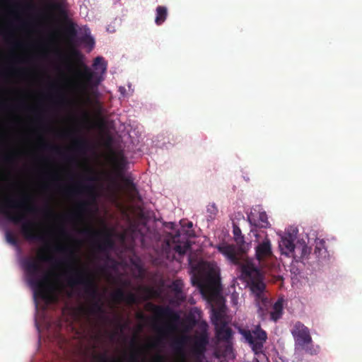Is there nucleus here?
I'll return each instance as SVG.
<instances>
[{
    "instance_id": "4be33fe9",
    "label": "nucleus",
    "mask_w": 362,
    "mask_h": 362,
    "mask_svg": "<svg viewBox=\"0 0 362 362\" xmlns=\"http://www.w3.org/2000/svg\"><path fill=\"white\" fill-rule=\"evenodd\" d=\"M168 10L165 6H158L156 8V16L155 18V23L158 25L163 24L167 18Z\"/></svg>"
},
{
    "instance_id": "f3484780",
    "label": "nucleus",
    "mask_w": 362,
    "mask_h": 362,
    "mask_svg": "<svg viewBox=\"0 0 362 362\" xmlns=\"http://www.w3.org/2000/svg\"><path fill=\"white\" fill-rule=\"evenodd\" d=\"M256 257L259 261L264 259L266 257H269L272 252V245L269 239L266 238L262 243H259L256 247Z\"/></svg>"
},
{
    "instance_id": "f8f14e48",
    "label": "nucleus",
    "mask_w": 362,
    "mask_h": 362,
    "mask_svg": "<svg viewBox=\"0 0 362 362\" xmlns=\"http://www.w3.org/2000/svg\"><path fill=\"white\" fill-rule=\"evenodd\" d=\"M293 241L294 240L292 235L289 233L281 238V240L279 242V248L282 255L287 257H293L294 259H296V245H294Z\"/></svg>"
},
{
    "instance_id": "58836bf2",
    "label": "nucleus",
    "mask_w": 362,
    "mask_h": 362,
    "mask_svg": "<svg viewBox=\"0 0 362 362\" xmlns=\"http://www.w3.org/2000/svg\"><path fill=\"white\" fill-rule=\"evenodd\" d=\"M98 358L100 361V362H122V361H121L119 360H115V359H113V360H111V361H108L107 358L104 354L99 355L98 356Z\"/></svg>"
},
{
    "instance_id": "8fccbe9b",
    "label": "nucleus",
    "mask_w": 362,
    "mask_h": 362,
    "mask_svg": "<svg viewBox=\"0 0 362 362\" xmlns=\"http://www.w3.org/2000/svg\"><path fill=\"white\" fill-rule=\"evenodd\" d=\"M88 180L93 181L94 180V178L93 177H89L87 178Z\"/></svg>"
},
{
    "instance_id": "f704fd0d",
    "label": "nucleus",
    "mask_w": 362,
    "mask_h": 362,
    "mask_svg": "<svg viewBox=\"0 0 362 362\" xmlns=\"http://www.w3.org/2000/svg\"><path fill=\"white\" fill-rule=\"evenodd\" d=\"M124 185L130 191V192H136V187L135 184L134 183L133 180L129 178H124L123 180Z\"/></svg>"
},
{
    "instance_id": "4c0bfd02",
    "label": "nucleus",
    "mask_w": 362,
    "mask_h": 362,
    "mask_svg": "<svg viewBox=\"0 0 362 362\" xmlns=\"http://www.w3.org/2000/svg\"><path fill=\"white\" fill-rule=\"evenodd\" d=\"M218 209L215 204H210L207 206V212L210 214L209 217L211 218H214L215 215L216 214Z\"/></svg>"
},
{
    "instance_id": "72a5a7b5",
    "label": "nucleus",
    "mask_w": 362,
    "mask_h": 362,
    "mask_svg": "<svg viewBox=\"0 0 362 362\" xmlns=\"http://www.w3.org/2000/svg\"><path fill=\"white\" fill-rule=\"evenodd\" d=\"M80 42L83 44H85L86 45L90 47V48L93 47L94 45V40L93 38L90 35H84L80 38Z\"/></svg>"
},
{
    "instance_id": "cd10ccee",
    "label": "nucleus",
    "mask_w": 362,
    "mask_h": 362,
    "mask_svg": "<svg viewBox=\"0 0 362 362\" xmlns=\"http://www.w3.org/2000/svg\"><path fill=\"white\" fill-rule=\"evenodd\" d=\"M88 205V203L86 201L81 202L78 203L77 208L78 211L74 214V217L78 219H81L83 217V213L87 211V206Z\"/></svg>"
},
{
    "instance_id": "0eeeda50",
    "label": "nucleus",
    "mask_w": 362,
    "mask_h": 362,
    "mask_svg": "<svg viewBox=\"0 0 362 362\" xmlns=\"http://www.w3.org/2000/svg\"><path fill=\"white\" fill-rule=\"evenodd\" d=\"M49 248L48 244H46L42 247L37 253V259L41 262L52 263L59 266L62 263L74 262L76 259L74 252L69 247L65 245H57L55 247L57 252L66 255V258L63 261L57 259L53 255H47V252L49 251Z\"/></svg>"
},
{
    "instance_id": "ddd939ff",
    "label": "nucleus",
    "mask_w": 362,
    "mask_h": 362,
    "mask_svg": "<svg viewBox=\"0 0 362 362\" xmlns=\"http://www.w3.org/2000/svg\"><path fill=\"white\" fill-rule=\"evenodd\" d=\"M219 252L226 256L233 264L239 263L240 259L236 252L235 247L233 245L221 243L216 246Z\"/></svg>"
},
{
    "instance_id": "7ed1b4c3",
    "label": "nucleus",
    "mask_w": 362,
    "mask_h": 362,
    "mask_svg": "<svg viewBox=\"0 0 362 362\" xmlns=\"http://www.w3.org/2000/svg\"><path fill=\"white\" fill-rule=\"evenodd\" d=\"M241 272L243 278L250 286L251 291L255 294L258 313L263 316L267 310L270 302L264 293L265 284L263 282L262 275L259 269L252 264L243 266Z\"/></svg>"
},
{
    "instance_id": "7c9ffc66",
    "label": "nucleus",
    "mask_w": 362,
    "mask_h": 362,
    "mask_svg": "<svg viewBox=\"0 0 362 362\" xmlns=\"http://www.w3.org/2000/svg\"><path fill=\"white\" fill-rule=\"evenodd\" d=\"M124 302L128 305H133L138 302V298L136 294L132 292L125 293V298Z\"/></svg>"
},
{
    "instance_id": "f257e3e1",
    "label": "nucleus",
    "mask_w": 362,
    "mask_h": 362,
    "mask_svg": "<svg viewBox=\"0 0 362 362\" xmlns=\"http://www.w3.org/2000/svg\"><path fill=\"white\" fill-rule=\"evenodd\" d=\"M66 283L70 288L78 286H83L85 294L94 300L90 308L92 313H103L104 312L97 284L90 274L83 269L71 267L66 275Z\"/></svg>"
},
{
    "instance_id": "3c124183",
    "label": "nucleus",
    "mask_w": 362,
    "mask_h": 362,
    "mask_svg": "<svg viewBox=\"0 0 362 362\" xmlns=\"http://www.w3.org/2000/svg\"><path fill=\"white\" fill-rule=\"evenodd\" d=\"M61 231H62V233L63 234H66V232L65 231V230H64V228H63V229H62V230H61Z\"/></svg>"
},
{
    "instance_id": "9b49d317",
    "label": "nucleus",
    "mask_w": 362,
    "mask_h": 362,
    "mask_svg": "<svg viewBox=\"0 0 362 362\" xmlns=\"http://www.w3.org/2000/svg\"><path fill=\"white\" fill-rule=\"evenodd\" d=\"M52 9L54 10L58 13L59 17L67 23L65 28V33L66 35L72 39L76 35V30L74 24L69 19L67 11L63 6L61 3H55L51 5Z\"/></svg>"
},
{
    "instance_id": "2eb2a0df",
    "label": "nucleus",
    "mask_w": 362,
    "mask_h": 362,
    "mask_svg": "<svg viewBox=\"0 0 362 362\" xmlns=\"http://www.w3.org/2000/svg\"><path fill=\"white\" fill-rule=\"evenodd\" d=\"M154 313L159 317H166L172 322H177L180 320V315L168 306H154Z\"/></svg>"
},
{
    "instance_id": "5701e85b",
    "label": "nucleus",
    "mask_w": 362,
    "mask_h": 362,
    "mask_svg": "<svg viewBox=\"0 0 362 362\" xmlns=\"http://www.w3.org/2000/svg\"><path fill=\"white\" fill-rule=\"evenodd\" d=\"M131 346L133 348L130 354L129 360L133 362L138 361L139 358L143 354V349L137 346V342L135 338L131 341Z\"/></svg>"
},
{
    "instance_id": "c03bdc74",
    "label": "nucleus",
    "mask_w": 362,
    "mask_h": 362,
    "mask_svg": "<svg viewBox=\"0 0 362 362\" xmlns=\"http://www.w3.org/2000/svg\"><path fill=\"white\" fill-rule=\"evenodd\" d=\"M119 91L121 93V95L124 96V95L126 93V88L124 87H123V86H119Z\"/></svg>"
},
{
    "instance_id": "412c9836",
    "label": "nucleus",
    "mask_w": 362,
    "mask_h": 362,
    "mask_svg": "<svg viewBox=\"0 0 362 362\" xmlns=\"http://www.w3.org/2000/svg\"><path fill=\"white\" fill-rule=\"evenodd\" d=\"M311 249L309 247L304 241L298 242V244L296 245V255H297L296 258L299 259H305L308 257L310 254Z\"/></svg>"
},
{
    "instance_id": "2f4dec72",
    "label": "nucleus",
    "mask_w": 362,
    "mask_h": 362,
    "mask_svg": "<svg viewBox=\"0 0 362 362\" xmlns=\"http://www.w3.org/2000/svg\"><path fill=\"white\" fill-rule=\"evenodd\" d=\"M74 145L78 151H83L87 148V142L82 139H76L74 141Z\"/></svg>"
},
{
    "instance_id": "5fc2aeb1",
    "label": "nucleus",
    "mask_w": 362,
    "mask_h": 362,
    "mask_svg": "<svg viewBox=\"0 0 362 362\" xmlns=\"http://www.w3.org/2000/svg\"><path fill=\"white\" fill-rule=\"evenodd\" d=\"M141 362H146V361H144V360H142V361H141Z\"/></svg>"
},
{
    "instance_id": "c9c22d12",
    "label": "nucleus",
    "mask_w": 362,
    "mask_h": 362,
    "mask_svg": "<svg viewBox=\"0 0 362 362\" xmlns=\"http://www.w3.org/2000/svg\"><path fill=\"white\" fill-rule=\"evenodd\" d=\"M6 237L7 241L9 243H11L13 245H16L18 244V240H17L16 237L11 232L7 231L6 233Z\"/></svg>"
},
{
    "instance_id": "a19ab883",
    "label": "nucleus",
    "mask_w": 362,
    "mask_h": 362,
    "mask_svg": "<svg viewBox=\"0 0 362 362\" xmlns=\"http://www.w3.org/2000/svg\"><path fill=\"white\" fill-rule=\"evenodd\" d=\"M235 240L237 243L238 245H239L240 247L242 245L245 243L244 241V236L243 235L235 238Z\"/></svg>"
},
{
    "instance_id": "864d4df0",
    "label": "nucleus",
    "mask_w": 362,
    "mask_h": 362,
    "mask_svg": "<svg viewBox=\"0 0 362 362\" xmlns=\"http://www.w3.org/2000/svg\"><path fill=\"white\" fill-rule=\"evenodd\" d=\"M68 192H69V193H72V192H73V191H72V190H69Z\"/></svg>"
},
{
    "instance_id": "20e7f679",
    "label": "nucleus",
    "mask_w": 362,
    "mask_h": 362,
    "mask_svg": "<svg viewBox=\"0 0 362 362\" xmlns=\"http://www.w3.org/2000/svg\"><path fill=\"white\" fill-rule=\"evenodd\" d=\"M238 332L249 344L255 355L263 354L264 344L267 340V334L259 324L252 325L251 329L239 327Z\"/></svg>"
},
{
    "instance_id": "e433bc0d",
    "label": "nucleus",
    "mask_w": 362,
    "mask_h": 362,
    "mask_svg": "<svg viewBox=\"0 0 362 362\" xmlns=\"http://www.w3.org/2000/svg\"><path fill=\"white\" fill-rule=\"evenodd\" d=\"M187 337H182L180 339H176L174 341V346L177 349H181L186 342Z\"/></svg>"
},
{
    "instance_id": "a18cd8bd",
    "label": "nucleus",
    "mask_w": 362,
    "mask_h": 362,
    "mask_svg": "<svg viewBox=\"0 0 362 362\" xmlns=\"http://www.w3.org/2000/svg\"><path fill=\"white\" fill-rule=\"evenodd\" d=\"M4 160L6 162H10L13 160V155H7L4 157Z\"/></svg>"
},
{
    "instance_id": "bb28decb",
    "label": "nucleus",
    "mask_w": 362,
    "mask_h": 362,
    "mask_svg": "<svg viewBox=\"0 0 362 362\" xmlns=\"http://www.w3.org/2000/svg\"><path fill=\"white\" fill-rule=\"evenodd\" d=\"M93 66L95 69H100L103 72L107 69V64L105 63L104 59L102 57L95 58Z\"/></svg>"
},
{
    "instance_id": "c85d7f7f",
    "label": "nucleus",
    "mask_w": 362,
    "mask_h": 362,
    "mask_svg": "<svg viewBox=\"0 0 362 362\" xmlns=\"http://www.w3.org/2000/svg\"><path fill=\"white\" fill-rule=\"evenodd\" d=\"M190 249V245L188 243L176 245L174 247L175 251L180 255H185Z\"/></svg>"
},
{
    "instance_id": "c756f323",
    "label": "nucleus",
    "mask_w": 362,
    "mask_h": 362,
    "mask_svg": "<svg viewBox=\"0 0 362 362\" xmlns=\"http://www.w3.org/2000/svg\"><path fill=\"white\" fill-rule=\"evenodd\" d=\"M78 192H86L89 195L93 196L94 187L93 185H83L82 183H79L78 185Z\"/></svg>"
},
{
    "instance_id": "6e6552de",
    "label": "nucleus",
    "mask_w": 362,
    "mask_h": 362,
    "mask_svg": "<svg viewBox=\"0 0 362 362\" xmlns=\"http://www.w3.org/2000/svg\"><path fill=\"white\" fill-rule=\"evenodd\" d=\"M193 286H197L201 291H204L216 287L219 284V279L216 272L212 269L204 273L202 271L195 274L192 277Z\"/></svg>"
},
{
    "instance_id": "dca6fc26",
    "label": "nucleus",
    "mask_w": 362,
    "mask_h": 362,
    "mask_svg": "<svg viewBox=\"0 0 362 362\" xmlns=\"http://www.w3.org/2000/svg\"><path fill=\"white\" fill-rule=\"evenodd\" d=\"M209 344V337L206 332L197 337L193 346V352L197 356H203Z\"/></svg>"
},
{
    "instance_id": "b1692460",
    "label": "nucleus",
    "mask_w": 362,
    "mask_h": 362,
    "mask_svg": "<svg viewBox=\"0 0 362 362\" xmlns=\"http://www.w3.org/2000/svg\"><path fill=\"white\" fill-rule=\"evenodd\" d=\"M211 321L214 326L226 322L224 320V314L222 308H213Z\"/></svg>"
},
{
    "instance_id": "49530a36",
    "label": "nucleus",
    "mask_w": 362,
    "mask_h": 362,
    "mask_svg": "<svg viewBox=\"0 0 362 362\" xmlns=\"http://www.w3.org/2000/svg\"><path fill=\"white\" fill-rule=\"evenodd\" d=\"M165 329L166 330H173V329H174V327H173V326H172V325H167V326L165 327Z\"/></svg>"
},
{
    "instance_id": "393cba45",
    "label": "nucleus",
    "mask_w": 362,
    "mask_h": 362,
    "mask_svg": "<svg viewBox=\"0 0 362 362\" xmlns=\"http://www.w3.org/2000/svg\"><path fill=\"white\" fill-rule=\"evenodd\" d=\"M111 298L117 303L123 302L125 298V291L122 288H118L111 294Z\"/></svg>"
},
{
    "instance_id": "6ab92c4d",
    "label": "nucleus",
    "mask_w": 362,
    "mask_h": 362,
    "mask_svg": "<svg viewBox=\"0 0 362 362\" xmlns=\"http://www.w3.org/2000/svg\"><path fill=\"white\" fill-rule=\"evenodd\" d=\"M314 254L319 259H324L327 257V251L325 247V241L323 239L317 238L315 240Z\"/></svg>"
},
{
    "instance_id": "1a4fd4ad",
    "label": "nucleus",
    "mask_w": 362,
    "mask_h": 362,
    "mask_svg": "<svg viewBox=\"0 0 362 362\" xmlns=\"http://www.w3.org/2000/svg\"><path fill=\"white\" fill-rule=\"evenodd\" d=\"M80 233L94 240V246L100 252H105L111 249L114 245V242L107 234H105L101 240H95L98 238L103 233L99 230H94L91 227H86L83 228Z\"/></svg>"
},
{
    "instance_id": "4468645a",
    "label": "nucleus",
    "mask_w": 362,
    "mask_h": 362,
    "mask_svg": "<svg viewBox=\"0 0 362 362\" xmlns=\"http://www.w3.org/2000/svg\"><path fill=\"white\" fill-rule=\"evenodd\" d=\"M247 219L252 226L256 227L267 228L270 226L265 211H259L257 214L255 212H251L248 215Z\"/></svg>"
},
{
    "instance_id": "a211bd4d",
    "label": "nucleus",
    "mask_w": 362,
    "mask_h": 362,
    "mask_svg": "<svg viewBox=\"0 0 362 362\" xmlns=\"http://www.w3.org/2000/svg\"><path fill=\"white\" fill-rule=\"evenodd\" d=\"M215 329L216 337L221 341H227L231 337V329L227 327L226 322L216 325Z\"/></svg>"
},
{
    "instance_id": "aec40b11",
    "label": "nucleus",
    "mask_w": 362,
    "mask_h": 362,
    "mask_svg": "<svg viewBox=\"0 0 362 362\" xmlns=\"http://www.w3.org/2000/svg\"><path fill=\"white\" fill-rule=\"evenodd\" d=\"M283 302L282 298H279L272 307V311L270 313L271 320L276 322L279 320L283 314Z\"/></svg>"
},
{
    "instance_id": "f03ea898",
    "label": "nucleus",
    "mask_w": 362,
    "mask_h": 362,
    "mask_svg": "<svg viewBox=\"0 0 362 362\" xmlns=\"http://www.w3.org/2000/svg\"><path fill=\"white\" fill-rule=\"evenodd\" d=\"M23 265L27 273L28 282L34 290L35 297L48 302L54 301L56 298L52 293L53 288L48 284L49 276L47 274L40 276L42 268L38 261L34 258H28L23 261Z\"/></svg>"
},
{
    "instance_id": "de8ad7c7",
    "label": "nucleus",
    "mask_w": 362,
    "mask_h": 362,
    "mask_svg": "<svg viewBox=\"0 0 362 362\" xmlns=\"http://www.w3.org/2000/svg\"><path fill=\"white\" fill-rule=\"evenodd\" d=\"M47 211L49 214H52V211L49 208L47 209Z\"/></svg>"
},
{
    "instance_id": "423d86ee",
    "label": "nucleus",
    "mask_w": 362,
    "mask_h": 362,
    "mask_svg": "<svg viewBox=\"0 0 362 362\" xmlns=\"http://www.w3.org/2000/svg\"><path fill=\"white\" fill-rule=\"evenodd\" d=\"M71 57L78 62L82 71L78 72L79 76L82 78V82L78 85V89L85 92L88 88L97 86L100 83V78L87 65L82 62V54L77 49H72Z\"/></svg>"
},
{
    "instance_id": "37998d69",
    "label": "nucleus",
    "mask_w": 362,
    "mask_h": 362,
    "mask_svg": "<svg viewBox=\"0 0 362 362\" xmlns=\"http://www.w3.org/2000/svg\"><path fill=\"white\" fill-rule=\"evenodd\" d=\"M184 223V221H181V224H182V226L183 227H184L185 226H186L188 228H191L192 227V226H193L192 222H191V221H187V223H186V225H184V223Z\"/></svg>"
},
{
    "instance_id": "a878e982",
    "label": "nucleus",
    "mask_w": 362,
    "mask_h": 362,
    "mask_svg": "<svg viewBox=\"0 0 362 362\" xmlns=\"http://www.w3.org/2000/svg\"><path fill=\"white\" fill-rule=\"evenodd\" d=\"M183 284L181 280H175L171 285V289L175 293L177 297L182 294Z\"/></svg>"
},
{
    "instance_id": "603ef678",
    "label": "nucleus",
    "mask_w": 362,
    "mask_h": 362,
    "mask_svg": "<svg viewBox=\"0 0 362 362\" xmlns=\"http://www.w3.org/2000/svg\"><path fill=\"white\" fill-rule=\"evenodd\" d=\"M14 45H15L16 47H19L20 46V44L18 42H16Z\"/></svg>"
},
{
    "instance_id": "39448f33",
    "label": "nucleus",
    "mask_w": 362,
    "mask_h": 362,
    "mask_svg": "<svg viewBox=\"0 0 362 362\" xmlns=\"http://www.w3.org/2000/svg\"><path fill=\"white\" fill-rule=\"evenodd\" d=\"M291 332L296 349H301L312 356L317 354L318 347H314L310 330L304 324L296 322Z\"/></svg>"
},
{
    "instance_id": "09e8293b",
    "label": "nucleus",
    "mask_w": 362,
    "mask_h": 362,
    "mask_svg": "<svg viewBox=\"0 0 362 362\" xmlns=\"http://www.w3.org/2000/svg\"><path fill=\"white\" fill-rule=\"evenodd\" d=\"M252 362H260L257 358H254Z\"/></svg>"
},
{
    "instance_id": "473e14b6",
    "label": "nucleus",
    "mask_w": 362,
    "mask_h": 362,
    "mask_svg": "<svg viewBox=\"0 0 362 362\" xmlns=\"http://www.w3.org/2000/svg\"><path fill=\"white\" fill-rule=\"evenodd\" d=\"M42 147L45 149L49 150L50 151L59 155H61L62 153L61 148L55 145H51L47 143H43Z\"/></svg>"
},
{
    "instance_id": "9d476101",
    "label": "nucleus",
    "mask_w": 362,
    "mask_h": 362,
    "mask_svg": "<svg viewBox=\"0 0 362 362\" xmlns=\"http://www.w3.org/2000/svg\"><path fill=\"white\" fill-rule=\"evenodd\" d=\"M21 233L24 238L30 241L45 242V234L38 230L37 225L31 221H26L22 223Z\"/></svg>"
},
{
    "instance_id": "ea45409f",
    "label": "nucleus",
    "mask_w": 362,
    "mask_h": 362,
    "mask_svg": "<svg viewBox=\"0 0 362 362\" xmlns=\"http://www.w3.org/2000/svg\"><path fill=\"white\" fill-rule=\"evenodd\" d=\"M233 232L234 238L238 237L242 235L240 228L236 226H234Z\"/></svg>"
},
{
    "instance_id": "79ce46f5",
    "label": "nucleus",
    "mask_w": 362,
    "mask_h": 362,
    "mask_svg": "<svg viewBox=\"0 0 362 362\" xmlns=\"http://www.w3.org/2000/svg\"><path fill=\"white\" fill-rule=\"evenodd\" d=\"M153 362H164V358L161 355H156Z\"/></svg>"
}]
</instances>
